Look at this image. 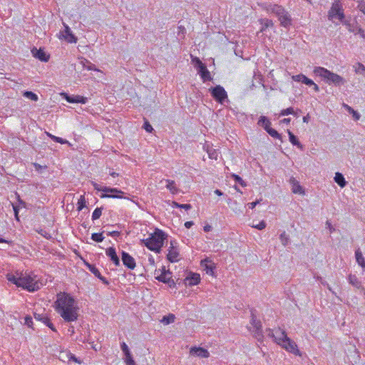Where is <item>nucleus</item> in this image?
Wrapping results in <instances>:
<instances>
[{
  "instance_id": "obj_1",
  "label": "nucleus",
  "mask_w": 365,
  "mask_h": 365,
  "mask_svg": "<svg viewBox=\"0 0 365 365\" xmlns=\"http://www.w3.org/2000/svg\"><path fill=\"white\" fill-rule=\"evenodd\" d=\"M54 308L56 312L67 322H75L78 319V303L68 293L63 292L57 294Z\"/></svg>"
},
{
  "instance_id": "obj_2",
  "label": "nucleus",
  "mask_w": 365,
  "mask_h": 365,
  "mask_svg": "<svg viewBox=\"0 0 365 365\" xmlns=\"http://www.w3.org/2000/svg\"><path fill=\"white\" fill-rule=\"evenodd\" d=\"M6 279L17 287L31 292L40 289L43 286L42 282L34 273L8 274Z\"/></svg>"
},
{
  "instance_id": "obj_3",
  "label": "nucleus",
  "mask_w": 365,
  "mask_h": 365,
  "mask_svg": "<svg viewBox=\"0 0 365 365\" xmlns=\"http://www.w3.org/2000/svg\"><path fill=\"white\" fill-rule=\"evenodd\" d=\"M269 336L274 338V341L287 351L296 356H301V352L296 343L289 338L283 329L279 327L269 329Z\"/></svg>"
},
{
  "instance_id": "obj_4",
  "label": "nucleus",
  "mask_w": 365,
  "mask_h": 365,
  "mask_svg": "<svg viewBox=\"0 0 365 365\" xmlns=\"http://www.w3.org/2000/svg\"><path fill=\"white\" fill-rule=\"evenodd\" d=\"M165 239V233L162 230L156 229L148 238L141 240V243L148 250L159 253L163 245Z\"/></svg>"
},
{
  "instance_id": "obj_5",
  "label": "nucleus",
  "mask_w": 365,
  "mask_h": 365,
  "mask_svg": "<svg viewBox=\"0 0 365 365\" xmlns=\"http://www.w3.org/2000/svg\"><path fill=\"white\" fill-rule=\"evenodd\" d=\"M314 73L320 77L326 83L331 84L333 83L335 86H341L344 84L345 80L343 77L338 75L337 73H333L329 70L323 67H316L313 71Z\"/></svg>"
},
{
  "instance_id": "obj_6",
  "label": "nucleus",
  "mask_w": 365,
  "mask_h": 365,
  "mask_svg": "<svg viewBox=\"0 0 365 365\" xmlns=\"http://www.w3.org/2000/svg\"><path fill=\"white\" fill-rule=\"evenodd\" d=\"M267 11L274 14L280 23V25L284 28L289 27L292 24V19L288 11L279 4H273L267 9Z\"/></svg>"
},
{
  "instance_id": "obj_7",
  "label": "nucleus",
  "mask_w": 365,
  "mask_h": 365,
  "mask_svg": "<svg viewBox=\"0 0 365 365\" xmlns=\"http://www.w3.org/2000/svg\"><path fill=\"white\" fill-rule=\"evenodd\" d=\"M328 18L331 21L337 19L340 21H342L344 19L345 15L344 13V9L339 0H336L332 3L331 6L328 11Z\"/></svg>"
},
{
  "instance_id": "obj_8",
  "label": "nucleus",
  "mask_w": 365,
  "mask_h": 365,
  "mask_svg": "<svg viewBox=\"0 0 365 365\" xmlns=\"http://www.w3.org/2000/svg\"><path fill=\"white\" fill-rule=\"evenodd\" d=\"M155 279L159 282L168 284L170 287H175V282L173 279V274L169 270H166L165 267L161 269L155 270Z\"/></svg>"
},
{
  "instance_id": "obj_9",
  "label": "nucleus",
  "mask_w": 365,
  "mask_h": 365,
  "mask_svg": "<svg viewBox=\"0 0 365 365\" xmlns=\"http://www.w3.org/2000/svg\"><path fill=\"white\" fill-rule=\"evenodd\" d=\"M103 192H105L101 195V198H114V199H125L128 200V197H125V192L118 188H111L108 187H103Z\"/></svg>"
},
{
  "instance_id": "obj_10",
  "label": "nucleus",
  "mask_w": 365,
  "mask_h": 365,
  "mask_svg": "<svg viewBox=\"0 0 365 365\" xmlns=\"http://www.w3.org/2000/svg\"><path fill=\"white\" fill-rule=\"evenodd\" d=\"M212 98L218 103H223L227 98V93L225 88L218 85L209 89Z\"/></svg>"
},
{
  "instance_id": "obj_11",
  "label": "nucleus",
  "mask_w": 365,
  "mask_h": 365,
  "mask_svg": "<svg viewBox=\"0 0 365 365\" xmlns=\"http://www.w3.org/2000/svg\"><path fill=\"white\" fill-rule=\"evenodd\" d=\"M64 31H61L58 34V38L60 39H64L68 43H73L77 42V38L74 36V34L71 32L69 26L63 23Z\"/></svg>"
},
{
  "instance_id": "obj_12",
  "label": "nucleus",
  "mask_w": 365,
  "mask_h": 365,
  "mask_svg": "<svg viewBox=\"0 0 365 365\" xmlns=\"http://www.w3.org/2000/svg\"><path fill=\"white\" fill-rule=\"evenodd\" d=\"M167 259L170 262H176L179 261V252L177 247L176 241H170Z\"/></svg>"
},
{
  "instance_id": "obj_13",
  "label": "nucleus",
  "mask_w": 365,
  "mask_h": 365,
  "mask_svg": "<svg viewBox=\"0 0 365 365\" xmlns=\"http://www.w3.org/2000/svg\"><path fill=\"white\" fill-rule=\"evenodd\" d=\"M189 354L192 356L207 359L210 357V352L207 349L200 346H192Z\"/></svg>"
},
{
  "instance_id": "obj_14",
  "label": "nucleus",
  "mask_w": 365,
  "mask_h": 365,
  "mask_svg": "<svg viewBox=\"0 0 365 365\" xmlns=\"http://www.w3.org/2000/svg\"><path fill=\"white\" fill-rule=\"evenodd\" d=\"M61 96L66 100L67 102L71 103H82L85 104L87 102V98L76 95V96H68L67 93H63Z\"/></svg>"
},
{
  "instance_id": "obj_15",
  "label": "nucleus",
  "mask_w": 365,
  "mask_h": 365,
  "mask_svg": "<svg viewBox=\"0 0 365 365\" xmlns=\"http://www.w3.org/2000/svg\"><path fill=\"white\" fill-rule=\"evenodd\" d=\"M122 261L123 264L130 269H134L136 267L135 259L125 252H122Z\"/></svg>"
},
{
  "instance_id": "obj_16",
  "label": "nucleus",
  "mask_w": 365,
  "mask_h": 365,
  "mask_svg": "<svg viewBox=\"0 0 365 365\" xmlns=\"http://www.w3.org/2000/svg\"><path fill=\"white\" fill-rule=\"evenodd\" d=\"M200 282V276L197 273H190L185 279V284L189 286L197 285Z\"/></svg>"
},
{
  "instance_id": "obj_17",
  "label": "nucleus",
  "mask_w": 365,
  "mask_h": 365,
  "mask_svg": "<svg viewBox=\"0 0 365 365\" xmlns=\"http://www.w3.org/2000/svg\"><path fill=\"white\" fill-rule=\"evenodd\" d=\"M106 254L115 266L120 265V259L114 247H110L107 248L106 250Z\"/></svg>"
},
{
  "instance_id": "obj_18",
  "label": "nucleus",
  "mask_w": 365,
  "mask_h": 365,
  "mask_svg": "<svg viewBox=\"0 0 365 365\" xmlns=\"http://www.w3.org/2000/svg\"><path fill=\"white\" fill-rule=\"evenodd\" d=\"M33 56L43 62H47L49 60V55L41 48H34L31 51Z\"/></svg>"
},
{
  "instance_id": "obj_19",
  "label": "nucleus",
  "mask_w": 365,
  "mask_h": 365,
  "mask_svg": "<svg viewBox=\"0 0 365 365\" xmlns=\"http://www.w3.org/2000/svg\"><path fill=\"white\" fill-rule=\"evenodd\" d=\"M201 267L206 272L207 274L213 275L214 274V269L215 265L214 263L207 259L202 260L200 262Z\"/></svg>"
},
{
  "instance_id": "obj_20",
  "label": "nucleus",
  "mask_w": 365,
  "mask_h": 365,
  "mask_svg": "<svg viewBox=\"0 0 365 365\" xmlns=\"http://www.w3.org/2000/svg\"><path fill=\"white\" fill-rule=\"evenodd\" d=\"M290 184L292 185V190L295 194L304 195V190L300 185L299 182L294 178H290Z\"/></svg>"
},
{
  "instance_id": "obj_21",
  "label": "nucleus",
  "mask_w": 365,
  "mask_h": 365,
  "mask_svg": "<svg viewBox=\"0 0 365 365\" xmlns=\"http://www.w3.org/2000/svg\"><path fill=\"white\" fill-rule=\"evenodd\" d=\"M292 78L294 81L302 82L303 83H304L307 86H311L312 84H314V82L312 79L308 78L304 74H298V75L293 76L292 77Z\"/></svg>"
},
{
  "instance_id": "obj_22",
  "label": "nucleus",
  "mask_w": 365,
  "mask_h": 365,
  "mask_svg": "<svg viewBox=\"0 0 365 365\" xmlns=\"http://www.w3.org/2000/svg\"><path fill=\"white\" fill-rule=\"evenodd\" d=\"M198 73L204 82L206 81H211L212 79L210 73L207 70L206 66H202V68H199Z\"/></svg>"
},
{
  "instance_id": "obj_23",
  "label": "nucleus",
  "mask_w": 365,
  "mask_h": 365,
  "mask_svg": "<svg viewBox=\"0 0 365 365\" xmlns=\"http://www.w3.org/2000/svg\"><path fill=\"white\" fill-rule=\"evenodd\" d=\"M204 150L207 152L208 154L209 158L212 160H217L219 155V153L216 149H214L212 148H210L209 145H204L203 146Z\"/></svg>"
},
{
  "instance_id": "obj_24",
  "label": "nucleus",
  "mask_w": 365,
  "mask_h": 365,
  "mask_svg": "<svg viewBox=\"0 0 365 365\" xmlns=\"http://www.w3.org/2000/svg\"><path fill=\"white\" fill-rule=\"evenodd\" d=\"M355 257L358 264L363 269H365V258L363 257L362 252L359 249L355 251Z\"/></svg>"
},
{
  "instance_id": "obj_25",
  "label": "nucleus",
  "mask_w": 365,
  "mask_h": 365,
  "mask_svg": "<svg viewBox=\"0 0 365 365\" xmlns=\"http://www.w3.org/2000/svg\"><path fill=\"white\" fill-rule=\"evenodd\" d=\"M166 188L170 192L171 194L175 195L179 192V190L177 187L174 180H166Z\"/></svg>"
},
{
  "instance_id": "obj_26",
  "label": "nucleus",
  "mask_w": 365,
  "mask_h": 365,
  "mask_svg": "<svg viewBox=\"0 0 365 365\" xmlns=\"http://www.w3.org/2000/svg\"><path fill=\"white\" fill-rule=\"evenodd\" d=\"M259 23L262 24L260 32H264L267 28L274 26L273 21L268 19H259Z\"/></svg>"
},
{
  "instance_id": "obj_27",
  "label": "nucleus",
  "mask_w": 365,
  "mask_h": 365,
  "mask_svg": "<svg viewBox=\"0 0 365 365\" xmlns=\"http://www.w3.org/2000/svg\"><path fill=\"white\" fill-rule=\"evenodd\" d=\"M258 125L262 126L267 131L271 127V122L267 117L261 116L258 120Z\"/></svg>"
},
{
  "instance_id": "obj_28",
  "label": "nucleus",
  "mask_w": 365,
  "mask_h": 365,
  "mask_svg": "<svg viewBox=\"0 0 365 365\" xmlns=\"http://www.w3.org/2000/svg\"><path fill=\"white\" fill-rule=\"evenodd\" d=\"M334 181L341 187H344L346 182L343 176V175L339 172L336 173L334 176Z\"/></svg>"
},
{
  "instance_id": "obj_29",
  "label": "nucleus",
  "mask_w": 365,
  "mask_h": 365,
  "mask_svg": "<svg viewBox=\"0 0 365 365\" xmlns=\"http://www.w3.org/2000/svg\"><path fill=\"white\" fill-rule=\"evenodd\" d=\"M355 72L365 78V66L361 63H356L354 66Z\"/></svg>"
},
{
  "instance_id": "obj_30",
  "label": "nucleus",
  "mask_w": 365,
  "mask_h": 365,
  "mask_svg": "<svg viewBox=\"0 0 365 365\" xmlns=\"http://www.w3.org/2000/svg\"><path fill=\"white\" fill-rule=\"evenodd\" d=\"M287 133H288L289 141L291 142V143L293 144L294 145H297V147H299V148L302 149V145L300 143V142L298 140L297 138L290 130H288Z\"/></svg>"
},
{
  "instance_id": "obj_31",
  "label": "nucleus",
  "mask_w": 365,
  "mask_h": 365,
  "mask_svg": "<svg viewBox=\"0 0 365 365\" xmlns=\"http://www.w3.org/2000/svg\"><path fill=\"white\" fill-rule=\"evenodd\" d=\"M343 106H344V107L346 108V110H347L350 114H351V115H352V116H353V118H354V119L355 120H359V118H360L361 115H360V114H359L357 111L354 110L351 106H348V105H346V104H344V105H343Z\"/></svg>"
},
{
  "instance_id": "obj_32",
  "label": "nucleus",
  "mask_w": 365,
  "mask_h": 365,
  "mask_svg": "<svg viewBox=\"0 0 365 365\" xmlns=\"http://www.w3.org/2000/svg\"><path fill=\"white\" fill-rule=\"evenodd\" d=\"M175 317L173 314H169L167 316H164L161 320V322L164 324H169L175 322Z\"/></svg>"
},
{
  "instance_id": "obj_33",
  "label": "nucleus",
  "mask_w": 365,
  "mask_h": 365,
  "mask_svg": "<svg viewBox=\"0 0 365 365\" xmlns=\"http://www.w3.org/2000/svg\"><path fill=\"white\" fill-rule=\"evenodd\" d=\"M23 96L33 101H37L38 100V96L32 91H25Z\"/></svg>"
},
{
  "instance_id": "obj_34",
  "label": "nucleus",
  "mask_w": 365,
  "mask_h": 365,
  "mask_svg": "<svg viewBox=\"0 0 365 365\" xmlns=\"http://www.w3.org/2000/svg\"><path fill=\"white\" fill-rule=\"evenodd\" d=\"M171 205L173 207L183 208L187 210H190L192 208V206L190 204H179L175 201H173Z\"/></svg>"
},
{
  "instance_id": "obj_35",
  "label": "nucleus",
  "mask_w": 365,
  "mask_h": 365,
  "mask_svg": "<svg viewBox=\"0 0 365 365\" xmlns=\"http://www.w3.org/2000/svg\"><path fill=\"white\" fill-rule=\"evenodd\" d=\"M86 206V199L84 195H81L77 202V210H82Z\"/></svg>"
},
{
  "instance_id": "obj_36",
  "label": "nucleus",
  "mask_w": 365,
  "mask_h": 365,
  "mask_svg": "<svg viewBox=\"0 0 365 365\" xmlns=\"http://www.w3.org/2000/svg\"><path fill=\"white\" fill-rule=\"evenodd\" d=\"M191 60L192 63L194 64V66L197 68L198 69L202 68V66H205L198 57H194L191 56Z\"/></svg>"
},
{
  "instance_id": "obj_37",
  "label": "nucleus",
  "mask_w": 365,
  "mask_h": 365,
  "mask_svg": "<svg viewBox=\"0 0 365 365\" xmlns=\"http://www.w3.org/2000/svg\"><path fill=\"white\" fill-rule=\"evenodd\" d=\"M91 239L97 242H101L104 240V237L103 235V233H93L91 235Z\"/></svg>"
},
{
  "instance_id": "obj_38",
  "label": "nucleus",
  "mask_w": 365,
  "mask_h": 365,
  "mask_svg": "<svg viewBox=\"0 0 365 365\" xmlns=\"http://www.w3.org/2000/svg\"><path fill=\"white\" fill-rule=\"evenodd\" d=\"M349 283L354 285V287H359L360 284V282L359 281L358 278L355 275H349Z\"/></svg>"
},
{
  "instance_id": "obj_39",
  "label": "nucleus",
  "mask_w": 365,
  "mask_h": 365,
  "mask_svg": "<svg viewBox=\"0 0 365 365\" xmlns=\"http://www.w3.org/2000/svg\"><path fill=\"white\" fill-rule=\"evenodd\" d=\"M47 135L52 139L56 143H61V144H66L68 143V140H65V139H63L60 137H57V136H55L52 134H50V133H47Z\"/></svg>"
},
{
  "instance_id": "obj_40",
  "label": "nucleus",
  "mask_w": 365,
  "mask_h": 365,
  "mask_svg": "<svg viewBox=\"0 0 365 365\" xmlns=\"http://www.w3.org/2000/svg\"><path fill=\"white\" fill-rule=\"evenodd\" d=\"M102 215V209L97 207L94 210V211L92 213V220H96L100 218V217Z\"/></svg>"
},
{
  "instance_id": "obj_41",
  "label": "nucleus",
  "mask_w": 365,
  "mask_h": 365,
  "mask_svg": "<svg viewBox=\"0 0 365 365\" xmlns=\"http://www.w3.org/2000/svg\"><path fill=\"white\" fill-rule=\"evenodd\" d=\"M267 132L269 133V135H270L272 138H277V139H280L281 136L278 133V132L272 128L271 127L267 130Z\"/></svg>"
},
{
  "instance_id": "obj_42",
  "label": "nucleus",
  "mask_w": 365,
  "mask_h": 365,
  "mask_svg": "<svg viewBox=\"0 0 365 365\" xmlns=\"http://www.w3.org/2000/svg\"><path fill=\"white\" fill-rule=\"evenodd\" d=\"M294 113V109L292 108H287L286 109H283L281 110L280 112V115H290V114H293Z\"/></svg>"
},
{
  "instance_id": "obj_43",
  "label": "nucleus",
  "mask_w": 365,
  "mask_h": 365,
  "mask_svg": "<svg viewBox=\"0 0 365 365\" xmlns=\"http://www.w3.org/2000/svg\"><path fill=\"white\" fill-rule=\"evenodd\" d=\"M125 363L127 365H136L135 361L133 360L131 354L125 356Z\"/></svg>"
},
{
  "instance_id": "obj_44",
  "label": "nucleus",
  "mask_w": 365,
  "mask_h": 365,
  "mask_svg": "<svg viewBox=\"0 0 365 365\" xmlns=\"http://www.w3.org/2000/svg\"><path fill=\"white\" fill-rule=\"evenodd\" d=\"M252 227L257 230H262L265 228L266 223L264 222V221H261L259 224L252 225Z\"/></svg>"
},
{
  "instance_id": "obj_45",
  "label": "nucleus",
  "mask_w": 365,
  "mask_h": 365,
  "mask_svg": "<svg viewBox=\"0 0 365 365\" xmlns=\"http://www.w3.org/2000/svg\"><path fill=\"white\" fill-rule=\"evenodd\" d=\"M88 267H89L90 271L92 273H93L95 274V276L101 279V277H100V275H101L100 272L98 271V269L97 268H96L95 267L91 266L90 264H88Z\"/></svg>"
},
{
  "instance_id": "obj_46",
  "label": "nucleus",
  "mask_w": 365,
  "mask_h": 365,
  "mask_svg": "<svg viewBox=\"0 0 365 365\" xmlns=\"http://www.w3.org/2000/svg\"><path fill=\"white\" fill-rule=\"evenodd\" d=\"M233 178H234L235 180L237 181V182H239L242 186H243V187L246 186V183L239 175H233Z\"/></svg>"
},
{
  "instance_id": "obj_47",
  "label": "nucleus",
  "mask_w": 365,
  "mask_h": 365,
  "mask_svg": "<svg viewBox=\"0 0 365 365\" xmlns=\"http://www.w3.org/2000/svg\"><path fill=\"white\" fill-rule=\"evenodd\" d=\"M121 349H122V351H123V353L125 354V356L130 354L129 349H128V346L126 345V344L125 342H123L121 344Z\"/></svg>"
},
{
  "instance_id": "obj_48",
  "label": "nucleus",
  "mask_w": 365,
  "mask_h": 365,
  "mask_svg": "<svg viewBox=\"0 0 365 365\" xmlns=\"http://www.w3.org/2000/svg\"><path fill=\"white\" fill-rule=\"evenodd\" d=\"M25 324H26L29 327H32L33 320L30 316H26L24 319Z\"/></svg>"
},
{
  "instance_id": "obj_49",
  "label": "nucleus",
  "mask_w": 365,
  "mask_h": 365,
  "mask_svg": "<svg viewBox=\"0 0 365 365\" xmlns=\"http://www.w3.org/2000/svg\"><path fill=\"white\" fill-rule=\"evenodd\" d=\"M143 127L144 129L148 133H151L152 130H153L152 125L148 121L145 122Z\"/></svg>"
},
{
  "instance_id": "obj_50",
  "label": "nucleus",
  "mask_w": 365,
  "mask_h": 365,
  "mask_svg": "<svg viewBox=\"0 0 365 365\" xmlns=\"http://www.w3.org/2000/svg\"><path fill=\"white\" fill-rule=\"evenodd\" d=\"M68 359L69 360H72L74 362L76 363H78V364H81V361L80 360H78L73 354H72L71 353H68Z\"/></svg>"
},
{
  "instance_id": "obj_51",
  "label": "nucleus",
  "mask_w": 365,
  "mask_h": 365,
  "mask_svg": "<svg viewBox=\"0 0 365 365\" xmlns=\"http://www.w3.org/2000/svg\"><path fill=\"white\" fill-rule=\"evenodd\" d=\"M92 185L94 187V189L98 190V191H102L103 192V187H101L99 186L98 184H97L96 182H92Z\"/></svg>"
},
{
  "instance_id": "obj_52",
  "label": "nucleus",
  "mask_w": 365,
  "mask_h": 365,
  "mask_svg": "<svg viewBox=\"0 0 365 365\" xmlns=\"http://www.w3.org/2000/svg\"><path fill=\"white\" fill-rule=\"evenodd\" d=\"M260 202V200H257L255 202H250L248 204V207L250 208V209H254L255 207V206L259 204Z\"/></svg>"
},
{
  "instance_id": "obj_53",
  "label": "nucleus",
  "mask_w": 365,
  "mask_h": 365,
  "mask_svg": "<svg viewBox=\"0 0 365 365\" xmlns=\"http://www.w3.org/2000/svg\"><path fill=\"white\" fill-rule=\"evenodd\" d=\"M46 315H43V314H37V313H35L34 314V318L38 320V321H42L43 320V317H45Z\"/></svg>"
},
{
  "instance_id": "obj_54",
  "label": "nucleus",
  "mask_w": 365,
  "mask_h": 365,
  "mask_svg": "<svg viewBox=\"0 0 365 365\" xmlns=\"http://www.w3.org/2000/svg\"><path fill=\"white\" fill-rule=\"evenodd\" d=\"M13 209H14V211L15 217H16V220L19 221V210H18L17 206L13 205Z\"/></svg>"
},
{
  "instance_id": "obj_55",
  "label": "nucleus",
  "mask_w": 365,
  "mask_h": 365,
  "mask_svg": "<svg viewBox=\"0 0 365 365\" xmlns=\"http://www.w3.org/2000/svg\"><path fill=\"white\" fill-rule=\"evenodd\" d=\"M193 225L192 221H187L185 222V227L187 229L190 228Z\"/></svg>"
},
{
  "instance_id": "obj_56",
  "label": "nucleus",
  "mask_w": 365,
  "mask_h": 365,
  "mask_svg": "<svg viewBox=\"0 0 365 365\" xmlns=\"http://www.w3.org/2000/svg\"><path fill=\"white\" fill-rule=\"evenodd\" d=\"M252 324L258 329L260 327L259 322H256L255 319H252Z\"/></svg>"
},
{
  "instance_id": "obj_57",
  "label": "nucleus",
  "mask_w": 365,
  "mask_h": 365,
  "mask_svg": "<svg viewBox=\"0 0 365 365\" xmlns=\"http://www.w3.org/2000/svg\"><path fill=\"white\" fill-rule=\"evenodd\" d=\"M47 327H48L52 331H56V328L54 327L53 324L51 322V321L46 324Z\"/></svg>"
},
{
  "instance_id": "obj_58",
  "label": "nucleus",
  "mask_w": 365,
  "mask_h": 365,
  "mask_svg": "<svg viewBox=\"0 0 365 365\" xmlns=\"http://www.w3.org/2000/svg\"><path fill=\"white\" fill-rule=\"evenodd\" d=\"M43 319L41 322L46 325L50 322V319L47 316L43 317Z\"/></svg>"
},
{
  "instance_id": "obj_59",
  "label": "nucleus",
  "mask_w": 365,
  "mask_h": 365,
  "mask_svg": "<svg viewBox=\"0 0 365 365\" xmlns=\"http://www.w3.org/2000/svg\"><path fill=\"white\" fill-rule=\"evenodd\" d=\"M309 120V115L307 114V115L303 117V122L304 123H308Z\"/></svg>"
},
{
  "instance_id": "obj_60",
  "label": "nucleus",
  "mask_w": 365,
  "mask_h": 365,
  "mask_svg": "<svg viewBox=\"0 0 365 365\" xmlns=\"http://www.w3.org/2000/svg\"><path fill=\"white\" fill-rule=\"evenodd\" d=\"M203 229H204L205 232H209L211 230V226L210 225H205Z\"/></svg>"
},
{
  "instance_id": "obj_61",
  "label": "nucleus",
  "mask_w": 365,
  "mask_h": 365,
  "mask_svg": "<svg viewBox=\"0 0 365 365\" xmlns=\"http://www.w3.org/2000/svg\"><path fill=\"white\" fill-rule=\"evenodd\" d=\"M215 193L217 195H218V196H221V195H222V192L220 190H218V189H217V190H215Z\"/></svg>"
},
{
  "instance_id": "obj_62",
  "label": "nucleus",
  "mask_w": 365,
  "mask_h": 365,
  "mask_svg": "<svg viewBox=\"0 0 365 365\" xmlns=\"http://www.w3.org/2000/svg\"><path fill=\"white\" fill-rule=\"evenodd\" d=\"M312 86H314V90L315 91H317H317H319V86H318L315 83H314V84H312Z\"/></svg>"
},
{
  "instance_id": "obj_63",
  "label": "nucleus",
  "mask_w": 365,
  "mask_h": 365,
  "mask_svg": "<svg viewBox=\"0 0 365 365\" xmlns=\"http://www.w3.org/2000/svg\"><path fill=\"white\" fill-rule=\"evenodd\" d=\"M282 123H289L290 122V118H284L282 120Z\"/></svg>"
},
{
  "instance_id": "obj_64",
  "label": "nucleus",
  "mask_w": 365,
  "mask_h": 365,
  "mask_svg": "<svg viewBox=\"0 0 365 365\" xmlns=\"http://www.w3.org/2000/svg\"><path fill=\"white\" fill-rule=\"evenodd\" d=\"M110 175L112 177H113V178L118 176V173H115V172H111V173H110Z\"/></svg>"
}]
</instances>
